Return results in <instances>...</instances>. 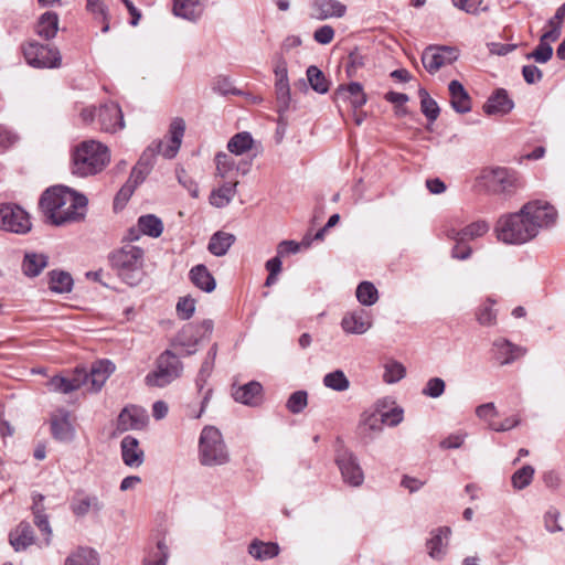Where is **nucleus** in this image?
<instances>
[{
  "instance_id": "23",
  "label": "nucleus",
  "mask_w": 565,
  "mask_h": 565,
  "mask_svg": "<svg viewBox=\"0 0 565 565\" xmlns=\"http://www.w3.org/2000/svg\"><path fill=\"white\" fill-rule=\"evenodd\" d=\"M514 104L503 88L497 89L483 105L487 115H505L512 110Z\"/></svg>"
},
{
  "instance_id": "28",
  "label": "nucleus",
  "mask_w": 565,
  "mask_h": 565,
  "mask_svg": "<svg viewBox=\"0 0 565 565\" xmlns=\"http://www.w3.org/2000/svg\"><path fill=\"white\" fill-rule=\"evenodd\" d=\"M10 545L15 552L25 551L34 543V532L28 522H21L9 535Z\"/></svg>"
},
{
  "instance_id": "6",
  "label": "nucleus",
  "mask_w": 565,
  "mask_h": 565,
  "mask_svg": "<svg viewBox=\"0 0 565 565\" xmlns=\"http://www.w3.org/2000/svg\"><path fill=\"white\" fill-rule=\"evenodd\" d=\"M70 195V189L63 185H53L44 191L39 204L47 222L62 225L71 220Z\"/></svg>"
},
{
  "instance_id": "41",
  "label": "nucleus",
  "mask_w": 565,
  "mask_h": 565,
  "mask_svg": "<svg viewBox=\"0 0 565 565\" xmlns=\"http://www.w3.org/2000/svg\"><path fill=\"white\" fill-rule=\"evenodd\" d=\"M254 143L253 137L249 132L243 131L234 135L228 143L227 149L231 153L241 156L252 149Z\"/></svg>"
},
{
  "instance_id": "48",
  "label": "nucleus",
  "mask_w": 565,
  "mask_h": 565,
  "mask_svg": "<svg viewBox=\"0 0 565 565\" xmlns=\"http://www.w3.org/2000/svg\"><path fill=\"white\" fill-rule=\"evenodd\" d=\"M405 375H406L405 366L397 361L387 362L384 366L383 380L387 384L397 383L402 379H404Z\"/></svg>"
},
{
  "instance_id": "51",
  "label": "nucleus",
  "mask_w": 565,
  "mask_h": 565,
  "mask_svg": "<svg viewBox=\"0 0 565 565\" xmlns=\"http://www.w3.org/2000/svg\"><path fill=\"white\" fill-rule=\"evenodd\" d=\"M216 356V345H213L210 351L207 352V356L204 360V362L201 365V369L198 374L196 379V386L199 387V391H201L206 383V379L210 376L213 366H214V360Z\"/></svg>"
},
{
  "instance_id": "64",
  "label": "nucleus",
  "mask_w": 565,
  "mask_h": 565,
  "mask_svg": "<svg viewBox=\"0 0 565 565\" xmlns=\"http://www.w3.org/2000/svg\"><path fill=\"white\" fill-rule=\"evenodd\" d=\"M334 38V30L330 25H322L313 33V39L320 44H329Z\"/></svg>"
},
{
  "instance_id": "43",
  "label": "nucleus",
  "mask_w": 565,
  "mask_h": 565,
  "mask_svg": "<svg viewBox=\"0 0 565 565\" xmlns=\"http://www.w3.org/2000/svg\"><path fill=\"white\" fill-rule=\"evenodd\" d=\"M99 555L96 550L79 546L73 552V565H99Z\"/></svg>"
},
{
  "instance_id": "3",
  "label": "nucleus",
  "mask_w": 565,
  "mask_h": 565,
  "mask_svg": "<svg viewBox=\"0 0 565 565\" xmlns=\"http://www.w3.org/2000/svg\"><path fill=\"white\" fill-rule=\"evenodd\" d=\"M497 238L504 244L521 245L535 237L533 223L523 212L502 215L494 227Z\"/></svg>"
},
{
  "instance_id": "9",
  "label": "nucleus",
  "mask_w": 565,
  "mask_h": 565,
  "mask_svg": "<svg viewBox=\"0 0 565 565\" xmlns=\"http://www.w3.org/2000/svg\"><path fill=\"white\" fill-rule=\"evenodd\" d=\"M26 63L35 68H54L61 64L60 52L49 45L29 42L22 47Z\"/></svg>"
},
{
  "instance_id": "50",
  "label": "nucleus",
  "mask_w": 565,
  "mask_h": 565,
  "mask_svg": "<svg viewBox=\"0 0 565 565\" xmlns=\"http://www.w3.org/2000/svg\"><path fill=\"white\" fill-rule=\"evenodd\" d=\"M307 77L313 90L319 94H324L328 92L329 86L327 79L323 73L317 66L311 65L308 67Z\"/></svg>"
},
{
  "instance_id": "2",
  "label": "nucleus",
  "mask_w": 565,
  "mask_h": 565,
  "mask_svg": "<svg viewBox=\"0 0 565 565\" xmlns=\"http://www.w3.org/2000/svg\"><path fill=\"white\" fill-rule=\"evenodd\" d=\"M110 263L117 275L129 286H137L143 278L145 252L132 244H126L110 255Z\"/></svg>"
},
{
  "instance_id": "55",
  "label": "nucleus",
  "mask_w": 565,
  "mask_h": 565,
  "mask_svg": "<svg viewBox=\"0 0 565 565\" xmlns=\"http://www.w3.org/2000/svg\"><path fill=\"white\" fill-rule=\"evenodd\" d=\"M559 518H561V512L556 508H554V507L548 508V510L544 514L545 529L551 533L563 531V527L561 526V524L558 522Z\"/></svg>"
},
{
  "instance_id": "14",
  "label": "nucleus",
  "mask_w": 565,
  "mask_h": 565,
  "mask_svg": "<svg viewBox=\"0 0 565 565\" xmlns=\"http://www.w3.org/2000/svg\"><path fill=\"white\" fill-rule=\"evenodd\" d=\"M458 58V52L450 46H429L423 55L424 67L430 73H436L440 67L451 64Z\"/></svg>"
},
{
  "instance_id": "44",
  "label": "nucleus",
  "mask_w": 565,
  "mask_h": 565,
  "mask_svg": "<svg viewBox=\"0 0 565 565\" xmlns=\"http://www.w3.org/2000/svg\"><path fill=\"white\" fill-rule=\"evenodd\" d=\"M420 97V110L426 116L429 121H435L439 116V107L435 99H433L426 89L420 88L419 92Z\"/></svg>"
},
{
  "instance_id": "38",
  "label": "nucleus",
  "mask_w": 565,
  "mask_h": 565,
  "mask_svg": "<svg viewBox=\"0 0 565 565\" xmlns=\"http://www.w3.org/2000/svg\"><path fill=\"white\" fill-rule=\"evenodd\" d=\"M489 228L490 226L486 221H477L467 225L461 231H452L450 237L459 242H466L483 236Z\"/></svg>"
},
{
  "instance_id": "45",
  "label": "nucleus",
  "mask_w": 565,
  "mask_h": 565,
  "mask_svg": "<svg viewBox=\"0 0 565 565\" xmlns=\"http://www.w3.org/2000/svg\"><path fill=\"white\" fill-rule=\"evenodd\" d=\"M494 301L487 299L477 310V320L480 324L491 327L497 323V311L493 308Z\"/></svg>"
},
{
  "instance_id": "60",
  "label": "nucleus",
  "mask_w": 565,
  "mask_h": 565,
  "mask_svg": "<svg viewBox=\"0 0 565 565\" xmlns=\"http://www.w3.org/2000/svg\"><path fill=\"white\" fill-rule=\"evenodd\" d=\"M452 3L456 8L469 14H478L480 10H487V8L480 9L482 0H452Z\"/></svg>"
},
{
  "instance_id": "8",
  "label": "nucleus",
  "mask_w": 565,
  "mask_h": 565,
  "mask_svg": "<svg viewBox=\"0 0 565 565\" xmlns=\"http://www.w3.org/2000/svg\"><path fill=\"white\" fill-rule=\"evenodd\" d=\"M183 365L179 358L170 350L162 352L157 361L156 369L148 373L145 382L151 387H164L181 376Z\"/></svg>"
},
{
  "instance_id": "5",
  "label": "nucleus",
  "mask_w": 565,
  "mask_h": 565,
  "mask_svg": "<svg viewBox=\"0 0 565 565\" xmlns=\"http://www.w3.org/2000/svg\"><path fill=\"white\" fill-rule=\"evenodd\" d=\"M114 372L115 364L109 360L96 361L89 369L76 366L73 370V392L82 391L84 395L97 393Z\"/></svg>"
},
{
  "instance_id": "57",
  "label": "nucleus",
  "mask_w": 565,
  "mask_h": 565,
  "mask_svg": "<svg viewBox=\"0 0 565 565\" xmlns=\"http://www.w3.org/2000/svg\"><path fill=\"white\" fill-rule=\"evenodd\" d=\"M286 406L294 414L300 413L307 406V393L303 391L292 393Z\"/></svg>"
},
{
  "instance_id": "13",
  "label": "nucleus",
  "mask_w": 565,
  "mask_h": 565,
  "mask_svg": "<svg viewBox=\"0 0 565 565\" xmlns=\"http://www.w3.org/2000/svg\"><path fill=\"white\" fill-rule=\"evenodd\" d=\"M184 130V120L182 118H174L170 124L169 137L152 142L157 154H161L167 159L174 158L180 149Z\"/></svg>"
},
{
  "instance_id": "17",
  "label": "nucleus",
  "mask_w": 565,
  "mask_h": 565,
  "mask_svg": "<svg viewBox=\"0 0 565 565\" xmlns=\"http://www.w3.org/2000/svg\"><path fill=\"white\" fill-rule=\"evenodd\" d=\"M147 413L136 406L125 407L117 418V429L119 431H127L134 429H141L147 425Z\"/></svg>"
},
{
  "instance_id": "25",
  "label": "nucleus",
  "mask_w": 565,
  "mask_h": 565,
  "mask_svg": "<svg viewBox=\"0 0 565 565\" xmlns=\"http://www.w3.org/2000/svg\"><path fill=\"white\" fill-rule=\"evenodd\" d=\"M104 504L95 494L78 493L73 502V514L83 518L86 515H98Z\"/></svg>"
},
{
  "instance_id": "49",
  "label": "nucleus",
  "mask_w": 565,
  "mask_h": 565,
  "mask_svg": "<svg viewBox=\"0 0 565 565\" xmlns=\"http://www.w3.org/2000/svg\"><path fill=\"white\" fill-rule=\"evenodd\" d=\"M534 476V468L530 465H525L516 470L511 478V482L514 489L522 490L531 484Z\"/></svg>"
},
{
  "instance_id": "56",
  "label": "nucleus",
  "mask_w": 565,
  "mask_h": 565,
  "mask_svg": "<svg viewBox=\"0 0 565 565\" xmlns=\"http://www.w3.org/2000/svg\"><path fill=\"white\" fill-rule=\"evenodd\" d=\"M345 90L350 94L352 98L351 104L354 108H360L366 103V96L360 83H350Z\"/></svg>"
},
{
  "instance_id": "52",
  "label": "nucleus",
  "mask_w": 565,
  "mask_h": 565,
  "mask_svg": "<svg viewBox=\"0 0 565 565\" xmlns=\"http://www.w3.org/2000/svg\"><path fill=\"white\" fill-rule=\"evenodd\" d=\"M88 199L73 190V223L85 220L87 213Z\"/></svg>"
},
{
  "instance_id": "32",
  "label": "nucleus",
  "mask_w": 565,
  "mask_h": 565,
  "mask_svg": "<svg viewBox=\"0 0 565 565\" xmlns=\"http://www.w3.org/2000/svg\"><path fill=\"white\" fill-rule=\"evenodd\" d=\"M191 282L204 292H212L216 287V281L205 265L200 264L189 271Z\"/></svg>"
},
{
  "instance_id": "53",
  "label": "nucleus",
  "mask_w": 565,
  "mask_h": 565,
  "mask_svg": "<svg viewBox=\"0 0 565 565\" xmlns=\"http://www.w3.org/2000/svg\"><path fill=\"white\" fill-rule=\"evenodd\" d=\"M445 390L446 383L443 379L431 377L426 382L422 390V394L430 398H438L445 393Z\"/></svg>"
},
{
  "instance_id": "11",
  "label": "nucleus",
  "mask_w": 565,
  "mask_h": 565,
  "mask_svg": "<svg viewBox=\"0 0 565 565\" xmlns=\"http://www.w3.org/2000/svg\"><path fill=\"white\" fill-rule=\"evenodd\" d=\"M523 212L529 216L534 226L535 237L541 230L554 225L557 218V212L548 202L534 200L523 205Z\"/></svg>"
},
{
  "instance_id": "47",
  "label": "nucleus",
  "mask_w": 565,
  "mask_h": 565,
  "mask_svg": "<svg viewBox=\"0 0 565 565\" xmlns=\"http://www.w3.org/2000/svg\"><path fill=\"white\" fill-rule=\"evenodd\" d=\"M356 298L363 306H372L379 299L377 289L370 281H362L356 288Z\"/></svg>"
},
{
  "instance_id": "22",
  "label": "nucleus",
  "mask_w": 565,
  "mask_h": 565,
  "mask_svg": "<svg viewBox=\"0 0 565 565\" xmlns=\"http://www.w3.org/2000/svg\"><path fill=\"white\" fill-rule=\"evenodd\" d=\"M44 495L40 493H34L32 495V514L34 519V524L38 526V529L46 535L45 542L46 545L50 544L51 535H52V529L50 526L49 516L45 513L46 507L44 504Z\"/></svg>"
},
{
  "instance_id": "58",
  "label": "nucleus",
  "mask_w": 565,
  "mask_h": 565,
  "mask_svg": "<svg viewBox=\"0 0 565 565\" xmlns=\"http://www.w3.org/2000/svg\"><path fill=\"white\" fill-rule=\"evenodd\" d=\"M195 310V300L190 297H182L179 299L177 303V313L178 316L183 319L188 320L190 319Z\"/></svg>"
},
{
  "instance_id": "35",
  "label": "nucleus",
  "mask_w": 565,
  "mask_h": 565,
  "mask_svg": "<svg viewBox=\"0 0 565 565\" xmlns=\"http://www.w3.org/2000/svg\"><path fill=\"white\" fill-rule=\"evenodd\" d=\"M237 181L224 182L220 188L212 191L210 203L215 207H224L231 203L236 194Z\"/></svg>"
},
{
  "instance_id": "19",
  "label": "nucleus",
  "mask_w": 565,
  "mask_h": 565,
  "mask_svg": "<svg viewBox=\"0 0 565 565\" xmlns=\"http://www.w3.org/2000/svg\"><path fill=\"white\" fill-rule=\"evenodd\" d=\"M451 535V529L440 526L430 532V539L427 540L426 546L428 555L433 559L440 561L447 554V547Z\"/></svg>"
},
{
  "instance_id": "29",
  "label": "nucleus",
  "mask_w": 565,
  "mask_h": 565,
  "mask_svg": "<svg viewBox=\"0 0 565 565\" xmlns=\"http://www.w3.org/2000/svg\"><path fill=\"white\" fill-rule=\"evenodd\" d=\"M313 15L319 20L330 18H341L347 11V7L338 0H313Z\"/></svg>"
},
{
  "instance_id": "16",
  "label": "nucleus",
  "mask_w": 565,
  "mask_h": 565,
  "mask_svg": "<svg viewBox=\"0 0 565 565\" xmlns=\"http://www.w3.org/2000/svg\"><path fill=\"white\" fill-rule=\"evenodd\" d=\"M492 353L500 365H508L523 356L526 353V349L513 344L504 338H499L492 343Z\"/></svg>"
},
{
  "instance_id": "36",
  "label": "nucleus",
  "mask_w": 565,
  "mask_h": 565,
  "mask_svg": "<svg viewBox=\"0 0 565 565\" xmlns=\"http://www.w3.org/2000/svg\"><path fill=\"white\" fill-rule=\"evenodd\" d=\"M216 174L222 179H228L230 181H236L235 177L238 171L236 161L231 154L220 152L215 156Z\"/></svg>"
},
{
  "instance_id": "15",
  "label": "nucleus",
  "mask_w": 565,
  "mask_h": 565,
  "mask_svg": "<svg viewBox=\"0 0 565 565\" xmlns=\"http://www.w3.org/2000/svg\"><path fill=\"white\" fill-rule=\"evenodd\" d=\"M99 128L106 132H115L125 126L121 108L116 103H107L97 110Z\"/></svg>"
},
{
  "instance_id": "7",
  "label": "nucleus",
  "mask_w": 565,
  "mask_h": 565,
  "mask_svg": "<svg viewBox=\"0 0 565 565\" xmlns=\"http://www.w3.org/2000/svg\"><path fill=\"white\" fill-rule=\"evenodd\" d=\"M479 178L488 191L504 198L514 195L523 185L515 171L502 167L486 168Z\"/></svg>"
},
{
  "instance_id": "12",
  "label": "nucleus",
  "mask_w": 565,
  "mask_h": 565,
  "mask_svg": "<svg viewBox=\"0 0 565 565\" xmlns=\"http://www.w3.org/2000/svg\"><path fill=\"white\" fill-rule=\"evenodd\" d=\"M335 462L340 469L343 481L352 487L363 483L364 473L355 455L343 446L337 449Z\"/></svg>"
},
{
  "instance_id": "37",
  "label": "nucleus",
  "mask_w": 565,
  "mask_h": 565,
  "mask_svg": "<svg viewBox=\"0 0 565 565\" xmlns=\"http://www.w3.org/2000/svg\"><path fill=\"white\" fill-rule=\"evenodd\" d=\"M234 242L235 236L233 234L218 231L210 238L207 249L215 256H223L227 253Z\"/></svg>"
},
{
  "instance_id": "4",
  "label": "nucleus",
  "mask_w": 565,
  "mask_h": 565,
  "mask_svg": "<svg viewBox=\"0 0 565 565\" xmlns=\"http://www.w3.org/2000/svg\"><path fill=\"white\" fill-rule=\"evenodd\" d=\"M199 461L205 467L223 466L230 461L227 446L215 426H205L200 434Z\"/></svg>"
},
{
  "instance_id": "46",
  "label": "nucleus",
  "mask_w": 565,
  "mask_h": 565,
  "mask_svg": "<svg viewBox=\"0 0 565 565\" xmlns=\"http://www.w3.org/2000/svg\"><path fill=\"white\" fill-rule=\"evenodd\" d=\"M323 384L333 391L343 392L350 386V382L343 371L335 370L324 375Z\"/></svg>"
},
{
  "instance_id": "61",
  "label": "nucleus",
  "mask_w": 565,
  "mask_h": 565,
  "mask_svg": "<svg viewBox=\"0 0 565 565\" xmlns=\"http://www.w3.org/2000/svg\"><path fill=\"white\" fill-rule=\"evenodd\" d=\"M87 10L94 14H98L104 25L102 28L103 32H107L109 29L108 22H106V8L102 0H87Z\"/></svg>"
},
{
  "instance_id": "18",
  "label": "nucleus",
  "mask_w": 565,
  "mask_h": 565,
  "mask_svg": "<svg viewBox=\"0 0 565 565\" xmlns=\"http://www.w3.org/2000/svg\"><path fill=\"white\" fill-rule=\"evenodd\" d=\"M341 327L349 334H364L372 327V319L369 312L359 309L344 315Z\"/></svg>"
},
{
  "instance_id": "63",
  "label": "nucleus",
  "mask_w": 565,
  "mask_h": 565,
  "mask_svg": "<svg viewBox=\"0 0 565 565\" xmlns=\"http://www.w3.org/2000/svg\"><path fill=\"white\" fill-rule=\"evenodd\" d=\"M50 391L68 394L71 392V381L63 376H54L47 382Z\"/></svg>"
},
{
  "instance_id": "30",
  "label": "nucleus",
  "mask_w": 565,
  "mask_h": 565,
  "mask_svg": "<svg viewBox=\"0 0 565 565\" xmlns=\"http://www.w3.org/2000/svg\"><path fill=\"white\" fill-rule=\"evenodd\" d=\"M450 94V104L459 114H466L471 110V98L462 84L456 79L448 85Z\"/></svg>"
},
{
  "instance_id": "40",
  "label": "nucleus",
  "mask_w": 565,
  "mask_h": 565,
  "mask_svg": "<svg viewBox=\"0 0 565 565\" xmlns=\"http://www.w3.org/2000/svg\"><path fill=\"white\" fill-rule=\"evenodd\" d=\"M49 288L56 294L71 291V274L64 270H51L49 273Z\"/></svg>"
},
{
  "instance_id": "24",
  "label": "nucleus",
  "mask_w": 565,
  "mask_h": 565,
  "mask_svg": "<svg viewBox=\"0 0 565 565\" xmlns=\"http://www.w3.org/2000/svg\"><path fill=\"white\" fill-rule=\"evenodd\" d=\"M49 265V256L44 253L28 250L24 253L21 269L24 276L35 278Z\"/></svg>"
},
{
  "instance_id": "27",
  "label": "nucleus",
  "mask_w": 565,
  "mask_h": 565,
  "mask_svg": "<svg viewBox=\"0 0 565 565\" xmlns=\"http://www.w3.org/2000/svg\"><path fill=\"white\" fill-rule=\"evenodd\" d=\"M121 457L125 465L139 467L143 462V450L139 447L137 438L128 435L120 443Z\"/></svg>"
},
{
  "instance_id": "31",
  "label": "nucleus",
  "mask_w": 565,
  "mask_h": 565,
  "mask_svg": "<svg viewBox=\"0 0 565 565\" xmlns=\"http://www.w3.org/2000/svg\"><path fill=\"white\" fill-rule=\"evenodd\" d=\"M173 14L189 20L195 21L203 11V0H173Z\"/></svg>"
},
{
  "instance_id": "59",
  "label": "nucleus",
  "mask_w": 565,
  "mask_h": 565,
  "mask_svg": "<svg viewBox=\"0 0 565 565\" xmlns=\"http://www.w3.org/2000/svg\"><path fill=\"white\" fill-rule=\"evenodd\" d=\"M136 186H134V183L126 182L120 190L118 191L115 201H114V207L122 209L125 204L128 202L132 193L135 192Z\"/></svg>"
},
{
  "instance_id": "54",
  "label": "nucleus",
  "mask_w": 565,
  "mask_h": 565,
  "mask_svg": "<svg viewBox=\"0 0 565 565\" xmlns=\"http://www.w3.org/2000/svg\"><path fill=\"white\" fill-rule=\"evenodd\" d=\"M552 55H553V47L551 46V44L545 43L540 40V43L536 46V49L533 52L529 53L526 55V58L527 60L533 58L535 62L544 64L552 58Z\"/></svg>"
},
{
  "instance_id": "21",
  "label": "nucleus",
  "mask_w": 565,
  "mask_h": 565,
  "mask_svg": "<svg viewBox=\"0 0 565 565\" xmlns=\"http://www.w3.org/2000/svg\"><path fill=\"white\" fill-rule=\"evenodd\" d=\"M383 418L379 411H366L361 415L359 434L366 440H373L383 429Z\"/></svg>"
},
{
  "instance_id": "1",
  "label": "nucleus",
  "mask_w": 565,
  "mask_h": 565,
  "mask_svg": "<svg viewBox=\"0 0 565 565\" xmlns=\"http://www.w3.org/2000/svg\"><path fill=\"white\" fill-rule=\"evenodd\" d=\"M110 161L108 148L99 141L86 140L73 151V174L82 177L100 172Z\"/></svg>"
},
{
  "instance_id": "26",
  "label": "nucleus",
  "mask_w": 565,
  "mask_h": 565,
  "mask_svg": "<svg viewBox=\"0 0 565 565\" xmlns=\"http://www.w3.org/2000/svg\"><path fill=\"white\" fill-rule=\"evenodd\" d=\"M51 434L61 441L67 440L71 433L70 412L66 408L55 409L50 417Z\"/></svg>"
},
{
  "instance_id": "10",
  "label": "nucleus",
  "mask_w": 565,
  "mask_h": 565,
  "mask_svg": "<svg viewBox=\"0 0 565 565\" xmlns=\"http://www.w3.org/2000/svg\"><path fill=\"white\" fill-rule=\"evenodd\" d=\"M32 224L29 214L19 205L0 204V230L26 234L31 231Z\"/></svg>"
},
{
  "instance_id": "34",
  "label": "nucleus",
  "mask_w": 565,
  "mask_h": 565,
  "mask_svg": "<svg viewBox=\"0 0 565 565\" xmlns=\"http://www.w3.org/2000/svg\"><path fill=\"white\" fill-rule=\"evenodd\" d=\"M279 545L274 542H264L254 540L248 546V553L257 561H267L276 557L279 554Z\"/></svg>"
},
{
  "instance_id": "33",
  "label": "nucleus",
  "mask_w": 565,
  "mask_h": 565,
  "mask_svg": "<svg viewBox=\"0 0 565 565\" xmlns=\"http://www.w3.org/2000/svg\"><path fill=\"white\" fill-rule=\"evenodd\" d=\"M262 385L257 382H249L243 386L237 387L233 392V397L236 402L255 406L260 402Z\"/></svg>"
},
{
  "instance_id": "39",
  "label": "nucleus",
  "mask_w": 565,
  "mask_h": 565,
  "mask_svg": "<svg viewBox=\"0 0 565 565\" xmlns=\"http://www.w3.org/2000/svg\"><path fill=\"white\" fill-rule=\"evenodd\" d=\"M58 30V18L56 13L47 11L43 13L36 24V33L49 40L54 38Z\"/></svg>"
},
{
  "instance_id": "62",
  "label": "nucleus",
  "mask_w": 565,
  "mask_h": 565,
  "mask_svg": "<svg viewBox=\"0 0 565 565\" xmlns=\"http://www.w3.org/2000/svg\"><path fill=\"white\" fill-rule=\"evenodd\" d=\"M383 420V425H388L391 427L397 426L403 420L404 412L399 407H394L387 412L380 413Z\"/></svg>"
},
{
  "instance_id": "20",
  "label": "nucleus",
  "mask_w": 565,
  "mask_h": 565,
  "mask_svg": "<svg viewBox=\"0 0 565 565\" xmlns=\"http://www.w3.org/2000/svg\"><path fill=\"white\" fill-rule=\"evenodd\" d=\"M137 226V230L130 228L128 232V239L130 242L137 241L140 233L151 237H159L163 231L161 220L153 214L140 216Z\"/></svg>"
},
{
  "instance_id": "42",
  "label": "nucleus",
  "mask_w": 565,
  "mask_h": 565,
  "mask_svg": "<svg viewBox=\"0 0 565 565\" xmlns=\"http://www.w3.org/2000/svg\"><path fill=\"white\" fill-rule=\"evenodd\" d=\"M277 109L280 116L289 109L291 95L289 81H275Z\"/></svg>"
}]
</instances>
